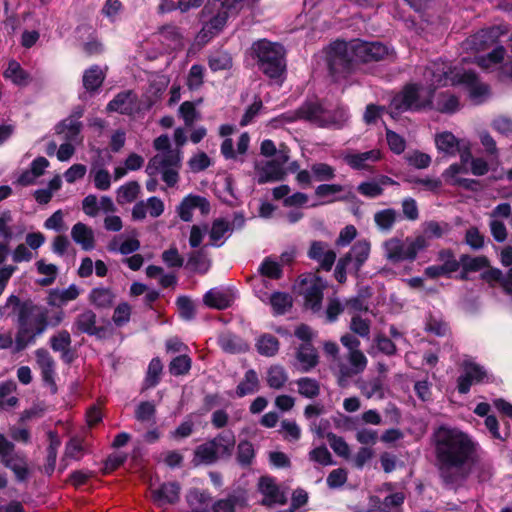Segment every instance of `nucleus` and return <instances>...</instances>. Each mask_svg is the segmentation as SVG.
<instances>
[{
    "mask_svg": "<svg viewBox=\"0 0 512 512\" xmlns=\"http://www.w3.org/2000/svg\"><path fill=\"white\" fill-rule=\"evenodd\" d=\"M435 465L445 486L462 485L471 472V464L479 453V443L456 427L441 425L431 435Z\"/></svg>",
    "mask_w": 512,
    "mask_h": 512,
    "instance_id": "nucleus-1",
    "label": "nucleus"
},
{
    "mask_svg": "<svg viewBox=\"0 0 512 512\" xmlns=\"http://www.w3.org/2000/svg\"><path fill=\"white\" fill-rule=\"evenodd\" d=\"M425 78L434 88L440 86L464 85L472 99H479L488 93V86L481 83L473 71L451 67L445 61H435L425 71Z\"/></svg>",
    "mask_w": 512,
    "mask_h": 512,
    "instance_id": "nucleus-2",
    "label": "nucleus"
},
{
    "mask_svg": "<svg viewBox=\"0 0 512 512\" xmlns=\"http://www.w3.org/2000/svg\"><path fill=\"white\" fill-rule=\"evenodd\" d=\"M153 147L158 152L146 166L147 175L161 174L162 180L169 187H174L179 181V170L182 166V150L171 148V142L166 134L154 139Z\"/></svg>",
    "mask_w": 512,
    "mask_h": 512,
    "instance_id": "nucleus-3",
    "label": "nucleus"
},
{
    "mask_svg": "<svg viewBox=\"0 0 512 512\" xmlns=\"http://www.w3.org/2000/svg\"><path fill=\"white\" fill-rule=\"evenodd\" d=\"M297 118L307 120L323 128H342L349 119V113L345 107H337L326 110L318 103H306L297 111V117L283 114L271 121L274 127L284 123L294 122Z\"/></svg>",
    "mask_w": 512,
    "mask_h": 512,
    "instance_id": "nucleus-4",
    "label": "nucleus"
},
{
    "mask_svg": "<svg viewBox=\"0 0 512 512\" xmlns=\"http://www.w3.org/2000/svg\"><path fill=\"white\" fill-rule=\"evenodd\" d=\"M232 10H238L232 6L231 0H208L200 12L202 28L197 35L201 43H208L218 36L225 28Z\"/></svg>",
    "mask_w": 512,
    "mask_h": 512,
    "instance_id": "nucleus-5",
    "label": "nucleus"
},
{
    "mask_svg": "<svg viewBox=\"0 0 512 512\" xmlns=\"http://www.w3.org/2000/svg\"><path fill=\"white\" fill-rule=\"evenodd\" d=\"M0 315L6 317L17 315L18 321L23 320L28 323L31 329L39 335L45 332L49 324L46 309L34 305L30 300L22 302L15 295H10L6 303L0 306Z\"/></svg>",
    "mask_w": 512,
    "mask_h": 512,
    "instance_id": "nucleus-6",
    "label": "nucleus"
},
{
    "mask_svg": "<svg viewBox=\"0 0 512 512\" xmlns=\"http://www.w3.org/2000/svg\"><path fill=\"white\" fill-rule=\"evenodd\" d=\"M259 69L270 79L279 81L286 70L285 50L282 45L266 39L252 45Z\"/></svg>",
    "mask_w": 512,
    "mask_h": 512,
    "instance_id": "nucleus-7",
    "label": "nucleus"
},
{
    "mask_svg": "<svg viewBox=\"0 0 512 512\" xmlns=\"http://www.w3.org/2000/svg\"><path fill=\"white\" fill-rule=\"evenodd\" d=\"M326 60L329 73L335 82L346 79L357 64L353 40L349 42L336 40L331 43L326 48Z\"/></svg>",
    "mask_w": 512,
    "mask_h": 512,
    "instance_id": "nucleus-8",
    "label": "nucleus"
},
{
    "mask_svg": "<svg viewBox=\"0 0 512 512\" xmlns=\"http://www.w3.org/2000/svg\"><path fill=\"white\" fill-rule=\"evenodd\" d=\"M433 92L431 87H425L421 84L410 83L405 85L391 100V114L432 108Z\"/></svg>",
    "mask_w": 512,
    "mask_h": 512,
    "instance_id": "nucleus-9",
    "label": "nucleus"
},
{
    "mask_svg": "<svg viewBox=\"0 0 512 512\" xmlns=\"http://www.w3.org/2000/svg\"><path fill=\"white\" fill-rule=\"evenodd\" d=\"M383 250L386 259L392 263L413 262L420 252L425 251V244L423 239L415 235L404 240L392 237L383 243Z\"/></svg>",
    "mask_w": 512,
    "mask_h": 512,
    "instance_id": "nucleus-10",
    "label": "nucleus"
},
{
    "mask_svg": "<svg viewBox=\"0 0 512 512\" xmlns=\"http://www.w3.org/2000/svg\"><path fill=\"white\" fill-rule=\"evenodd\" d=\"M371 243L366 239L356 241L350 250L336 263L334 277L339 283L347 280V271L358 274L370 256Z\"/></svg>",
    "mask_w": 512,
    "mask_h": 512,
    "instance_id": "nucleus-11",
    "label": "nucleus"
},
{
    "mask_svg": "<svg viewBox=\"0 0 512 512\" xmlns=\"http://www.w3.org/2000/svg\"><path fill=\"white\" fill-rule=\"evenodd\" d=\"M327 282L318 275L308 274L300 280V293L304 298L305 308L313 313L322 312V300Z\"/></svg>",
    "mask_w": 512,
    "mask_h": 512,
    "instance_id": "nucleus-12",
    "label": "nucleus"
},
{
    "mask_svg": "<svg viewBox=\"0 0 512 512\" xmlns=\"http://www.w3.org/2000/svg\"><path fill=\"white\" fill-rule=\"evenodd\" d=\"M367 364L368 359L360 350L348 352L346 360L338 358L337 363L332 366V369L337 376L339 385L344 386L348 379L364 372Z\"/></svg>",
    "mask_w": 512,
    "mask_h": 512,
    "instance_id": "nucleus-13",
    "label": "nucleus"
},
{
    "mask_svg": "<svg viewBox=\"0 0 512 512\" xmlns=\"http://www.w3.org/2000/svg\"><path fill=\"white\" fill-rule=\"evenodd\" d=\"M508 32L505 26H492L484 28L469 36L462 44L466 51L480 52L487 50L494 45L497 40Z\"/></svg>",
    "mask_w": 512,
    "mask_h": 512,
    "instance_id": "nucleus-14",
    "label": "nucleus"
},
{
    "mask_svg": "<svg viewBox=\"0 0 512 512\" xmlns=\"http://www.w3.org/2000/svg\"><path fill=\"white\" fill-rule=\"evenodd\" d=\"M353 45L357 63L377 62L393 54V50L378 41L368 42L356 39L353 40Z\"/></svg>",
    "mask_w": 512,
    "mask_h": 512,
    "instance_id": "nucleus-15",
    "label": "nucleus"
},
{
    "mask_svg": "<svg viewBox=\"0 0 512 512\" xmlns=\"http://www.w3.org/2000/svg\"><path fill=\"white\" fill-rule=\"evenodd\" d=\"M34 354L36 366L40 370L42 381L50 388L52 393H56V361L49 351L44 348L35 350Z\"/></svg>",
    "mask_w": 512,
    "mask_h": 512,
    "instance_id": "nucleus-16",
    "label": "nucleus"
},
{
    "mask_svg": "<svg viewBox=\"0 0 512 512\" xmlns=\"http://www.w3.org/2000/svg\"><path fill=\"white\" fill-rule=\"evenodd\" d=\"M245 219L242 215H235L233 223L218 218L212 222L211 228L208 231L210 243L209 245L220 247L224 244L226 239L232 234L234 226L241 228L244 225Z\"/></svg>",
    "mask_w": 512,
    "mask_h": 512,
    "instance_id": "nucleus-17",
    "label": "nucleus"
},
{
    "mask_svg": "<svg viewBox=\"0 0 512 512\" xmlns=\"http://www.w3.org/2000/svg\"><path fill=\"white\" fill-rule=\"evenodd\" d=\"M72 329L76 334H87L98 338H102L105 334L104 327L97 325V315L91 309H85L76 316Z\"/></svg>",
    "mask_w": 512,
    "mask_h": 512,
    "instance_id": "nucleus-18",
    "label": "nucleus"
},
{
    "mask_svg": "<svg viewBox=\"0 0 512 512\" xmlns=\"http://www.w3.org/2000/svg\"><path fill=\"white\" fill-rule=\"evenodd\" d=\"M258 490L263 495L261 503L265 506L284 505L287 502L285 492L280 489L272 477H261L258 482Z\"/></svg>",
    "mask_w": 512,
    "mask_h": 512,
    "instance_id": "nucleus-19",
    "label": "nucleus"
},
{
    "mask_svg": "<svg viewBox=\"0 0 512 512\" xmlns=\"http://www.w3.org/2000/svg\"><path fill=\"white\" fill-rule=\"evenodd\" d=\"M307 255L309 259L319 265V269L330 271L336 261V252L324 241H313L310 244Z\"/></svg>",
    "mask_w": 512,
    "mask_h": 512,
    "instance_id": "nucleus-20",
    "label": "nucleus"
},
{
    "mask_svg": "<svg viewBox=\"0 0 512 512\" xmlns=\"http://www.w3.org/2000/svg\"><path fill=\"white\" fill-rule=\"evenodd\" d=\"M381 151L372 149L366 152H347L343 155V161L353 170H371L373 164L381 159Z\"/></svg>",
    "mask_w": 512,
    "mask_h": 512,
    "instance_id": "nucleus-21",
    "label": "nucleus"
},
{
    "mask_svg": "<svg viewBox=\"0 0 512 512\" xmlns=\"http://www.w3.org/2000/svg\"><path fill=\"white\" fill-rule=\"evenodd\" d=\"M196 208H198L203 215H206L210 211V203L205 197L190 194L181 201L177 212L181 220L190 222L193 218V210Z\"/></svg>",
    "mask_w": 512,
    "mask_h": 512,
    "instance_id": "nucleus-22",
    "label": "nucleus"
},
{
    "mask_svg": "<svg viewBox=\"0 0 512 512\" xmlns=\"http://www.w3.org/2000/svg\"><path fill=\"white\" fill-rule=\"evenodd\" d=\"M235 299L234 292L228 288H212L203 295V303L213 309L229 308Z\"/></svg>",
    "mask_w": 512,
    "mask_h": 512,
    "instance_id": "nucleus-23",
    "label": "nucleus"
},
{
    "mask_svg": "<svg viewBox=\"0 0 512 512\" xmlns=\"http://www.w3.org/2000/svg\"><path fill=\"white\" fill-rule=\"evenodd\" d=\"M255 171L256 181L260 185L284 180L287 175L284 167L271 160L256 164Z\"/></svg>",
    "mask_w": 512,
    "mask_h": 512,
    "instance_id": "nucleus-24",
    "label": "nucleus"
},
{
    "mask_svg": "<svg viewBox=\"0 0 512 512\" xmlns=\"http://www.w3.org/2000/svg\"><path fill=\"white\" fill-rule=\"evenodd\" d=\"M164 202L156 197L152 196L146 201L137 202L132 208V217L135 220H143L149 214L153 218H158L164 212Z\"/></svg>",
    "mask_w": 512,
    "mask_h": 512,
    "instance_id": "nucleus-25",
    "label": "nucleus"
},
{
    "mask_svg": "<svg viewBox=\"0 0 512 512\" xmlns=\"http://www.w3.org/2000/svg\"><path fill=\"white\" fill-rule=\"evenodd\" d=\"M181 487L177 482H167L161 484L158 488L151 489L153 502L158 506L166 504H175L180 497Z\"/></svg>",
    "mask_w": 512,
    "mask_h": 512,
    "instance_id": "nucleus-26",
    "label": "nucleus"
},
{
    "mask_svg": "<svg viewBox=\"0 0 512 512\" xmlns=\"http://www.w3.org/2000/svg\"><path fill=\"white\" fill-rule=\"evenodd\" d=\"M451 231V226L447 222H438L435 220L425 221L421 225V232L415 234L416 238L424 240L425 250L430 246V240L442 238Z\"/></svg>",
    "mask_w": 512,
    "mask_h": 512,
    "instance_id": "nucleus-27",
    "label": "nucleus"
},
{
    "mask_svg": "<svg viewBox=\"0 0 512 512\" xmlns=\"http://www.w3.org/2000/svg\"><path fill=\"white\" fill-rule=\"evenodd\" d=\"M191 512H209L212 506V496L209 491L198 488L190 489L185 496Z\"/></svg>",
    "mask_w": 512,
    "mask_h": 512,
    "instance_id": "nucleus-28",
    "label": "nucleus"
},
{
    "mask_svg": "<svg viewBox=\"0 0 512 512\" xmlns=\"http://www.w3.org/2000/svg\"><path fill=\"white\" fill-rule=\"evenodd\" d=\"M71 336L67 330H61L52 335L49 339L50 347L53 351L61 354V359L65 363H71L74 360V354L71 351Z\"/></svg>",
    "mask_w": 512,
    "mask_h": 512,
    "instance_id": "nucleus-29",
    "label": "nucleus"
},
{
    "mask_svg": "<svg viewBox=\"0 0 512 512\" xmlns=\"http://www.w3.org/2000/svg\"><path fill=\"white\" fill-rule=\"evenodd\" d=\"M296 359L302 372H309L317 366L319 356L312 343H302L296 351Z\"/></svg>",
    "mask_w": 512,
    "mask_h": 512,
    "instance_id": "nucleus-30",
    "label": "nucleus"
},
{
    "mask_svg": "<svg viewBox=\"0 0 512 512\" xmlns=\"http://www.w3.org/2000/svg\"><path fill=\"white\" fill-rule=\"evenodd\" d=\"M116 299V295L111 288L95 287L88 294L89 303L96 309H110Z\"/></svg>",
    "mask_w": 512,
    "mask_h": 512,
    "instance_id": "nucleus-31",
    "label": "nucleus"
},
{
    "mask_svg": "<svg viewBox=\"0 0 512 512\" xmlns=\"http://www.w3.org/2000/svg\"><path fill=\"white\" fill-rule=\"evenodd\" d=\"M73 241L80 245L84 251H90L95 247L94 231L82 222H77L71 229Z\"/></svg>",
    "mask_w": 512,
    "mask_h": 512,
    "instance_id": "nucleus-32",
    "label": "nucleus"
},
{
    "mask_svg": "<svg viewBox=\"0 0 512 512\" xmlns=\"http://www.w3.org/2000/svg\"><path fill=\"white\" fill-rule=\"evenodd\" d=\"M209 441L219 458H229L232 456L236 443L235 435L232 431H223Z\"/></svg>",
    "mask_w": 512,
    "mask_h": 512,
    "instance_id": "nucleus-33",
    "label": "nucleus"
},
{
    "mask_svg": "<svg viewBox=\"0 0 512 512\" xmlns=\"http://www.w3.org/2000/svg\"><path fill=\"white\" fill-rule=\"evenodd\" d=\"M247 500L244 494L232 493L225 498L212 501V512H236L238 508H244Z\"/></svg>",
    "mask_w": 512,
    "mask_h": 512,
    "instance_id": "nucleus-34",
    "label": "nucleus"
},
{
    "mask_svg": "<svg viewBox=\"0 0 512 512\" xmlns=\"http://www.w3.org/2000/svg\"><path fill=\"white\" fill-rule=\"evenodd\" d=\"M3 465L13 471L18 481L23 482L29 476L26 457L21 453H13L1 461Z\"/></svg>",
    "mask_w": 512,
    "mask_h": 512,
    "instance_id": "nucleus-35",
    "label": "nucleus"
},
{
    "mask_svg": "<svg viewBox=\"0 0 512 512\" xmlns=\"http://www.w3.org/2000/svg\"><path fill=\"white\" fill-rule=\"evenodd\" d=\"M80 289L77 285L71 284L66 289H53L49 293L48 303L53 306L61 307L70 301L78 298Z\"/></svg>",
    "mask_w": 512,
    "mask_h": 512,
    "instance_id": "nucleus-36",
    "label": "nucleus"
},
{
    "mask_svg": "<svg viewBox=\"0 0 512 512\" xmlns=\"http://www.w3.org/2000/svg\"><path fill=\"white\" fill-rule=\"evenodd\" d=\"M159 38L167 49H177L183 46L180 29L175 25H165L159 30Z\"/></svg>",
    "mask_w": 512,
    "mask_h": 512,
    "instance_id": "nucleus-37",
    "label": "nucleus"
},
{
    "mask_svg": "<svg viewBox=\"0 0 512 512\" xmlns=\"http://www.w3.org/2000/svg\"><path fill=\"white\" fill-rule=\"evenodd\" d=\"M288 379V373L281 365H272L267 369L265 380L271 389H283L288 382Z\"/></svg>",
    "mask_w": 512,
    "mask_h": 512,
    "instance_id": "nucleus-38",
    "label": "nucleus"
},
{
    "mask_svg": "<svg viewBox=\"0 0 512 512\" xmlns=\"http://www.w3.org/2000/svg\"><path fill=\"white\" fill-rule=\"evenodd\" d=\"M467 170L462 164L454 163L450 165L443 173L445 181L453 186H461L466 189L471 187V184L475 183L474 180L458 177L461 173H466Z\"/></svg>",
    "mask_w": 512,
    "mask_h": 512,
    "instance_id": "nucleus-39",
    "label": "nucleus"
},
{
    "mask_svg": "<svg viewBox=\"0 0 512 512\" xmlns=\"http://www.w3.org/2000/svg\"><path fill=\"white\" fill-rule=\"evenodd\" d=\"M3 75L6 79L10 80L17 86H26L30 82L29 73L26 72L15 60L9 61Z\"/></svg>",
    "mask_w": 512,
    "mask_h": 512,
    "instance_id": "nucleus-40",
    "label": "nucleus"
},
{
    "mask_svg": "<svg viewBox=\"0 0 512 512\" xmlns=\"http://www.w3.org/2000/svg\"><path fill=\"white\" fill-rule=\"evenodd\" d=\"M81 129L82 123L75 118H65L55 127L56 133L63 134L64 140L68 142L76 141Z\"/></svg>",
    "mask_w": 512,
    "mask_h": 512,
    "instance_id": "nucleus-41",
    "label": "nucleus"
},
{
    "mask_svg": "<svg viewBox=\"0 0 512 512\" xmlns=\"http://www.w3.org/2000/svg\"><path fill=\"white\" fill-rule=\"evenodd\" d=\"M107 248L110 252L128 255L139 250L140 242L136 238L123 239L122 236H116L109 242Z\"/></svg>",
    "mask_w": 512,
    "mask_h": 512,
    "instance_id": "nucleus-42",
    "label": "nucleus"
},
{
    "mask_svg": "<svg viewBox=\"0 0 512 512\" xmlns=\"http://www.w3.org/2000/svg\"><path fill=\"white\" fill-rule=\"evenodd\" d=\"M18 330L15 337V348L16 351H22L27 346L33 344L36 340V337L39 336L38 333H35L28 323L22 321H18Z\"/></svg>",
    "mask_w": 512,
    "mask_h": 512,
    "instance_id": "nucleus-43",
    "label": "nucleus"
},
{
    "mask_svg": "<svg viewBox=\"0 0 512 512\" xmlns=\"http://www.w3.org/2000/svg\"><path fill=\"white\" fill-rule=\"evenodd\" d=\"M435 144L440 152L455 156L458 153L460 141L451 132H442L436 135Z\"/></svg>",
    "mask_w": 512,
    "mask_h": 512,
    "instance_id": "nucleus-44",
    "label": "nucleus"
},
{
    "mask_svg": "<svg viewBox=\"0 0 512 512\" xmlns=\"http://www.w3.org/2000/svg\"><path fill=\"white\" fill-rule=\"evenodd\" d=\"M399 218L398 212L393 208L379 210L374 214V222L382 232H390Z\"/></svg>",
    "mask_w": 512,
    "mask_h": 512,
    "instance_id": "nucleus-45",
    "label": "nucleus"
},
{
    "mask_svg": "<svg viewBox=\"0 0 512 512\" xmlns=\"http://www.w3.org/2000/svg\"><path fill=\"white\" fill-rule=\"evenodd\" d=\"M105 74L98 65H93L83 74V86L88 92H95L103 84Z\"/></svg>",
    "mask_w": 512,
    "mask_h": 512,
    "instance_id": "nucleus-46",
    "label": "nucleus"
},
{
    "mask_svg": "<svg viewBox=\"0 0 512 512\" xmlns=\"http://www.w3.org/2000/svg\"><path fill=\"white\" fill-rule=\"evenodd\" d=\"M259 390V378L255 370L249 369L246 371L244 378L236 387V395L244 397L253 394Z\"/></svg>",
    "mask_w": 512,
    "mask_h": 512,
    "instance_id": "nucleus-47",
    "label": "nucleus"
},
{
    "mask_svg": "<svg viewBox=\"0 0 512 512\" xmlns=\"http://www.w3.org/2000/svg\"><path fill=\"white\" fill-rule=\"evenodd\" d=\"M432 108L441 113H454L459 109V100L450 92H441L436 95Z\"/></svg>",
    "mask_w": 512,
    "mask_h": 512,
    "instance_id": "nucleus-48",
    "label": "nucleus"
},
{
    "mask_svg": "<svg viewBox=\"0 0 512 512\" xmlns=\"http://www.w3.org/2000/svg\"><path fill=\"white\" fill-rule=\"evenodd\" d=\"M208 66L213 72L229 70L233 66V59L227 51L217 50L209 55Z\"/></svg>",
    "mask_w": 512,
    "mask_h": 512,
    "instance_id": "nucleus-49",
    "label": "nucleus"
},
{
    "mask_svg": "<svg viewBox=\"0 0 512 512\" xmlns=\"http://www.w3.org/2000/svg\"><path fill=\"white\" fill-rule=\"evenodd\" d=\"M358 387L362 395L367 399H371L373 397L383 399L385 396L383 382L379 377L362 381L359 383Z\"/></svg>",
    "mask_w": 512,
    "mask_h": 512,
    "instance_id": "nucleus-50",
    "label": "nucleus"
},
{
    "mask_svg": "<svg viewBox=\"0 0 512 512\" xmlns=\"http://www.w3.org/2000/svg\"><path fill=\"white\" fill-rule=\"evenodd\" d=\"M187 265L193 271L204 274L209 270L211 261L204 251V248H201L189 254Z\"/></svg>",
    "mask_w": 512,
    "mask_h": 512,
    "instance_id": "nucleus-51",
    "label": "nucleus"
},
{
    "mask_svg": "<svg viewBox=\"0 0 512 512\" xmlns=\"http://www.w3.org/2000/svg\"><path fill=\"white\" fill-rule=\"evenodd\" d=\"M292 297L285 292H274L269 298L275 315H283L292 307Z\"/></svg>",
    "mask_w": 512,
    "mask_h": 512,
    "instance_id": "nucleus-52",
    "label": "nucleus"
},
{
    "mask_svg": "<svg viewBox=\"0 0 512 512\" xmlns=\"http://www.w3.org/2000/svg\"><path fill=\"white\" fill-rule=\"evenodd\" d=\"M344 191V186L341 184H320L315 189V195L322 199H327V202L340 201L346 197L337 196V194Z\"/></svg>",
    "mask_w": 512,
    "mask_h": 512,
    "instance_id": "nucleus-53",
    "label": "nucleus"
},
{
    "mask_svg": "<svg viewBox=\"0 0 512 512\" xmlns=\"http://www.w3.org/2000/svg\"><path fill=\"white\" fill-rule=\"evenodd\" d=\"M298 393L308 399H314L320 395V384L316 379L301 377L296 381Z\"/></svg>",
    "mask_w": 512,
    "mask_h": 512,
    "instance_id": "nucleus-54",
    "label": "nucleus"
},
{
    "mask_svg": "<svg viewBox=\"0 0 512 512\" xmlns=\"http://www.w3.org/2000/svg\"><path fill=\"white\" fill-rule=\"evenodd\" d=\"M505 53L506 50L503 46H497L486 56L477 57L475 61L482 69L489 70L504 60Z\"/></svg>",
    "mask_w": 512,
    "mask_h": 512,
    "instance_id": "nucleus-55",
    "label": "nucleus"
},
{
    "mask_svg": "<svg viewBox=\"0 0 512 512\" xmlns=\"http://www.w3.org/2000/svg\"><path fill=\"white\" fill-rule=\"evenodd\" d=\"M256 347L261 355L271 357L278 352L279 341L271 334H264L257 340Z\"/></svg>",
    "mask_w": 512,
    "mask_h": 512,
    "instance_id": "nucleus-56",
    "label": "nucleus"
},
{
    "mask_svg": "<svg viewBox=\"0 0 512 512\" xmlns=\"http://www.w3.org/2000/svg\"><path fill=\"white\" fill-rule=\"evenodd\" d=\"M140 185L136 181H130L120 186L117 190V202L119 204L131 203L139 195Z\"/></svg>",
    "mask_w": 512,
    "mask_h": 512,
    "instance_id": "nucleus-57",
    "label": "nucleus"
},
{
    "mask_svg": "<svg viewBox=\"0 0 512 512\" xmlns=\"http://www.w3.org/2000/svg\"><path fill=\"white\" fill-rule=\"evenodd\" d=\"M310 169L313 179L318 182H328L336 176V169L324 162L313 163Z\"/></svg>",
    "mask_w": 512,
    "mask_h": 512,
    "instance_id": "nucleus-58",
    "label": "nucleus"
},
{
    "mask_svg": "<svg viewBox=\"0 0 512 512\" xmlns=\"http://www.w3.org/2000/svg\"><path fill=\"white\" fill-rule=\"evenodd\" d=\"M86 453L84 440L80 437H72L65 446L64 457L72 460H80Z\"/></svg>",
    "mask_w": 512,
    "mask_h": 512,
    "instance_id": "nucleus-59",
    "label": "nucleus"
},
{
    "mask_svg": "<svg viewBox=\"0 0 512 512\" xmlns=\"http://www.w3.org/2000/svg\"><path fill=\"white\" fill-rule=\"evenodd\" d=\"M194 456L196 460L204 464H213L220 459L210 441L197 446Z\"/></svg>",
    "mask_w": 512,
    "mask_h": 512,
    "instance_id": "nucleus-60",
    "label": "nucleus"
},
{
    "mask_svg": "<svg viewBox=\"0 0 512 512\" xmlns=\"http://www.w3.org/2000/svg\"><path fill=\"white\" fill-rule=\"evenodd\" d=\"M460 265L464 272H476L489 265V261L485 256L471 257L463 254L460 256Z\"/></svg>",
    "mask_w": 512,
    "mask_h": 512,
    "instance_id": "nucleus-61",
    "label": "nucleus"
},
{
    "mask_svg": "<svg viewBox=\"0 0 512 512\" xmlns=\"http://www.w3.org/2000/svg\"><path fill=\"white\" fill-rule=\"evenodd\" d=\"M425 330L439 337H444L450 332L448 324L441 317L434 315L427 318Z\"/></svg>",
    "mask_w": 512,
    "mask_h": 512,
    "instance_id": "nucleus-62",
    "label": "nucleus"
},
{
    "mask_svg": "<svg viewBox=\"0 0 512 512\" xmlns=\"http://www.w3.org/2000/svg\"><path fill=\"white\" fill-rule=\"evenodd\" d=\"M163 370L162 362L159 358H153L147 369L145 377V386L147 388L155 387L159 381Z\"/></svg>",
    "mask_w": 512,
    "mask_h": 512,
    "instance_id": "nucleus-63",
    "label": "nucleus"
},
{
    "mask_svg": "<svg viewBox=\"0 0 512 512\" xmlns=\"http://www.w3.org/2000/svg\"><path fill=\"white\" fill-rule=\"evenodd\" d=\"M192 366L191 358L184 354L177 356L169 363V372L174 376H180L187 374Z\"/></svg>",
    "mask_w": 512,
    "mask_h": 512,
    "instance_id": "nucleus-64",
    "label": "nucleus"
}]
</instances>
